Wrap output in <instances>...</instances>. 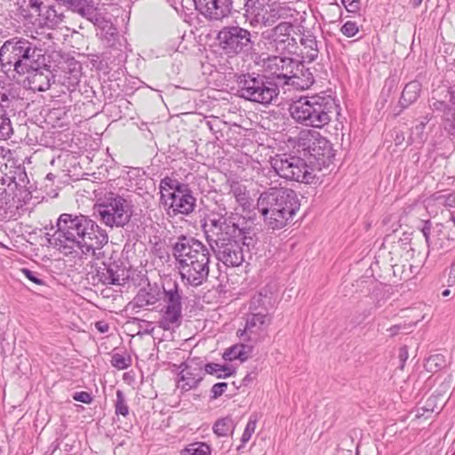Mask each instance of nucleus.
<instances>
[{
  "label": "nucleus",
  "instance_id": "obj_23",
  "mask_svg": "<svg viewBox=\"0 0 455 455\" xmlns=\"http://www.w3.org/2000/svg\"><path fill=\"white\" fill-rule=\"evenodd\" d=\"M212 449L204 442H195L180 451V455H212Z\"/></svg>",
  "mask_w": 455,
  "mask_h": 455
},
{
  "label": "nucleus",
  "instance_id": "obj_15",
  "mask_svg": "<svg viewBox=\"0 0 455 455\" xmlns=\"http://www.w3.org/2000/svg\"><path fill=\"white\" fill-rule=\"evenodd\" d=\"M168 302L164 311L160 325L164 330H169L174 325H179L181 317L180 297L176 291L167 293Z\"/></svg>",
  "mask_w": 455,
  "mask_h": 455
},
{
  "label": "nucleus",
  "instance_id": "obj_12",
  "mask_svg": "<svg viewBox=\"0 0 455 455\" xmlns=\"http://www.w3.org/2000/svg\"><path fill=\"white\" fill-rule=\"evenodd\" d=\"M282 7L276 1L268 0L267 5L259 1L249 0L247 12L251 16L252 21L263 26H271L281 17Z\"/></svg>",
  "mask_w": 455,
  "mask_h": 455
},
{
  "label": "nucleus",
  "instance_id": "obj_27",
  "mask_svg": "<svg viewBox=\"0 0 455 455\" xmlns=\"http://www.w3.org/2000/svg\"><path fill=\"white\" fill-rule=\"evenodd\" d=\"M234 428L232 427V419L228 417L218 419L213 426V432L220 437L232 435Z\"/></svg>",
  "mask_w": 455,
  "mask_h": 455
},
{
  "label": "nucleus",
  "instance_id": "obj_31",
  "mask_svg": "<svg viewBox=\"0 0 455 455\" xmlns=\"http://www.w3.org/2000/svg\"><path fill=\"white\" fill-rule=\"evenodd\" d=\"M116 414L126 417L129 414V407L125 403L123 392L117 390L116 402Z\"/></svg>",
  "mask_w": 455,
  "mask_h": 455
},
{
  "label": "nucleus",
  "instance_id": "obj_47",
  "mask_svg": "<svg viewBox=\"0 0 455 455\" xmlns=\"http://www.w3.org/2000/svg\"><path fill=\"white\" fill-rule=\"evenodd\" d=\"M451 220L453 223V225L455 226V216L454 215L451 216Z\"/></svg>",
  "mask_w": 455,
  "mask_h": 455
},
{
  "label": "nucleus",
  "instance_id": "obj_20",
  "mask_svg": "<svg viewBox=\"0 0 455 455\" xmlns=\"http://www.w3.org/2000/svg\"><path fill=\"white\" fill-rule=\"evenodd\" d=\"M230 193L241 206L246 207L251 204L250 193L246 186L240 181L233 180L230 183Z\"/></svg>",
  "mask_w": 455,
  "mask_h": 455
},
{
  "label": "nucleus",
  "instance_id": "obj_45",
  "mask_svg": "<svg viewBox=\"0 0 455 455\" xmlns=\"http://www.w3.org/2000/svg\"><path fill=\"white\" fill-rule=\"evenodd\" d=\"M450 293H451V291H450V290H448V289H446V290H444V291L442 292V295H443V297H447V296H449V295H450Z\"/></svg>",
  "mask_w": 455,
  "mask_h": 455
},
{
  "label": "nucleus",
  "instance_id": "obj_35",
  "mask_svg": "<svg viewBox=\"0 0 455 455\" xmlns=\"http://www.w3.org/2000/svg\"><path fill=\"white\" fill-rule=\"evenodd\" d=\"M10 149L0 146V172L2 173L7 169V162L10 159Z\"/></svg>",
  "mask_w": 455,
  "mask_h": 455
},
{
  "label": "nucleus",
  "instance_id": "obj_4",
  "mask_svg": "<svg viewBox=\"0 0 455 455\" xmlns=\"http://www.w3.org/2000/svg\"><path fill=\"white\" fill-rule=\"evenodd\" d=\"M335 100L330 95L301 97L289 108L291 116L299 124L315 128L327 125L337 110Z\"/></svg>",
  "mask_w": 455,
  "mask_h": 455
},
{
  "label": "nucleus",
  "instance_id": "obj_11",
  "mask_svg": "<svg viewBox=\"0 0 455 455\" xmlns=\"http://www.w3.org/2000/svg\"><path fill=\"white\" fill-rule=\"evenodd\" d=\"M220 46L228 54H236L251 42V33L240 27H225L218 34Z\"/></svg>",
  "mask_w": 455,
  "mask_h": 455
},
{
  "label": "nucleus",
  "instance_id": "obj_26",
  "mask_svg": "<svg viewBox=\"0 0 455 455\" xmlns=\"http://www.w3.org/2000/svg\"><path fill=\"white\" fill-rule=\"evenodd\" d=\"M444 366L445 357L440 354L430 355L424 364L426 371L430 373H436L444 368Z\"/></svg>",
  "mask_w": 455,
  "mask_h": 455
},
{
  "label": "nucleus",
  "instance_id": "obj_29",
  "mask_svg": "<svg viewBox=\"0 0 455 455\" xmlns=\"http://www.w3.org/2000/svg\"><path fill=\"white\" fill-rule=\"evenodd\" d=\"M292 31V25L289 22H281L276 27H275L274 37L276 41L280 43H284L289 40Z\"/></svg>",
  "mask_w": 455,
  "mask_h": 455
},
{
  "label": "nucleus",
  "instance_id": "obj_2",
  "mask_svg": "<svg viewBox=\"0 0 455 455\" xmlns=\"http://www.w3.org/2000/svg\"><path fill=\"white\" fill-rule=\"evenodd\" d=\"M257 204L265 224L273 230L286 227L300 207L296 193L283 188H271L263 193Z\"/></svg>",
  "mask_w": 455,
  "mask_h": 455
},
{
  "label": "nucleus",
  "instance_id": "obj_6",
  "mask_svg": "<svg viewBox=\"0 0 455 455\" xmlns=\"http://www.w3.org/2000/svg\"><path fill=\"white\" fill-rule=\"evenodd\" d=\"M160 200L170 216L188 215L196 207L190 189L178 180L165 177L160 182Z\"/></svg>",
  "mask_w": 455,
  "mask_h": 455
},
{
  "label": "nucleus",
  "instance_id": "obj_9",
  "mask_svg": "<svg viewBox=\"0 0 455 455\" xmlns=\"http://www.w3.org/2000/svg\"><path fill=\"white\" fill-rule=\"evenodd\" d=\"M301 140L304 150L308 154L307 162L315 169L321 171L330 164L334 154L328 140L315 131L303 132Z\"/></svg>",
  "mask_w": 455,
  "mask_h": 455
},
{
  "label": "nucleus",
  "instance_id": "obj_32",
  "mask_svg": "<svg viewBox=\"0 0 455 455\" xmlns=\"http://www.w3.org/2000/svg\"><path fill=\"white\" fill-rule=\"evenodd\" d=\"M111 364L118 370H124L131 365V358L121 354H115L112 356Z\"/></svg>",
  "mask_w": 455,
  "mask_h": 455
},
{
  "label": "nucleus",
  "instance_id": "obj_37",
  "mask_svg": "<svg viewBox=\"0 0 455 455\" xmlns=\"http://www.w3.org/2000/svg\"><path fill=\"white\" fill-rule=\"evenodd\" d=\"M341 3L349 12H356L360 9L359 0H342Z\"/></svg>",
  "mask_w": 455,
  "mask_h": 455
},
{
  "label": "nucleus",
  "instance_id": "obj_14",
  "mask_svg": "<svg viewBox=\"0 0 455 455\" xmlns=\"http://www.w3.org/2000/svg\"><path fill=\"white\" fill-rule=\"evenodd\" d=\"M197 10L210 20H220L230 12V0H196Z\"/></svg>",
  "mask_w": 455,
  "mask_h": 455
},
{
  "label": "nucleus",
  "instance_id": "obj_1",
  "mask_svg": "<svg viewBox=\"0 0 455 455\" xmlns=\"http://www.w3.org/2000/svg\"><path fill=\"white\" fill-rule=\"evenodd\" d=\"M108 242L105 230L84 216L63 213L58 219L54 245L66 255L72 253L76 248L84 254L92 252L94 255L95 249Z\"/></svg>",
  "mask_w": 455,
  "mask_h": 455
},
{
  "label": "nucleus",
  "instance_id": "obj_16",
  "mask_svg": "<svg viewBox=\"0 0 455 455\" xmlns=\"http://www.w3.org/2000/svg\"><path fill=\"white\" fill-rule=\"evenodd\" d=\"M201 368L194 363H185L180 372L178 379V386L183 390H190L196 387L202 380L200 374Z\"/></svg>",
  "mask_w": 455,
  "mask_h": 455
},
{
  "label": "nucleus",
  "instance_id": "obj_24",
  "mask_svg": "<svg viewBox=\"0 0 455 455\" xmlns=\"http://www.w3.org/2000/svg\"><path fill=\"white\" fill-rule=\"evenodd\" d=\"M204 371L206 373L214 375L218 379H226L235 373V370L234 368L215 363H209L205 364Z\"/></svg>",
  "mask_w": 455,
  "mask_h": 455
},
{
  "label": "nucleus",
  "instance_id": "obj_46",
  "mask_svg": "<svg viewBox=\"0 0 455 455\" xmlns=\"http://www.w3.org/2000/svg\"><path fill=\"white\" fill-rule=\"evenodd\" d=\"M315 424L313 421H312V422H310V424H309V426H308L309 430H312V429H313V428H315Z\"/></svg>",
  "mask_w": 455,
  "mask_h": 455
},
{
  "label": "nucleus",
  "instance_id": "obj_8",
  "mask_svg": "<svg viewBox=\"0 0 455 455\" xmlns=\"http://www.w3.org/2000/svg\"><path fill=\"white\" fill-rule=\"evenodd\" d=\"M271 164L278 175L286 180L305 184H312L316 180L315 172L317 169H315L307 160L300 157L286 155L275 156L272 158Z\"/></svg>",
  "mask_w": 455,
  "mask_h": 455
},
{
  "label": "nucleus",
  "instance_id": "obj_3",
  "mask_svg": "<svg viewBox=\"0 0 455 455\" xmlns=\"http://www.w3.org/2000/svg\"><path fill=\"white\" fill-rule=\"evenodd\" d=\"M183 280L193 286L200 285L209 274V251L196 240L182 239L174 247Z\"/></svg>",
  "mask_w": 455,
  "mask_h": 455
},
{
  "label": "nucleus",
  "instance_id": "obj_21",
  "mask_svg": "<svg viewBox=\"0 0 455 455\" xmlns=\"http://www.w3.org/2000/svg\"><path fill=\"white\" fill-rule=\"evenodd\" d=\"M48 70H39L34 72L28 76L31 88L36 91H46L50 87V80L48 77Z\"/></svg>",
  "mask_w": 455,
  "mask_h": 455
},
{
  "label": "nucleus",
  "instance_id": "obj_38",
  "mask_svg": "<svg viewBox=\"0 0 455 455\" xmlns=\"http://www.w3.org/2000/svg\"><path fill=\"white\" fill-rule=\"evenodd\" d=\"M73 398L77 402H81L86 404H90L92 402L91 394L85 391L76 392L73 395Z\"/></svg>",
  "mask_w": 455,
  "mask_h": 455
},
{
  "label": "nucleus",
  "instance_id": "obj_13",
  "mask_svg": "<svg viewBox=\"0 0 455 455\" xmlns=\"http://www.w3.org/2000/svg\"><path fill=\"white\" fill-rule=\"evenodd\" d=\"M31 43L27 40L6 41L0 49V61L4 67L15 68L26 54L32 53Z\"/></svg>",
  "mask_w": 455,
  "mask_h": 455
},
{
  "label": "nucleus",
  "instance_id": "obj_41",
  "mask_svg": "<svg viewBox=\"0 0 455 455\" xmlns=\"http://www.w3.org/2000/svg\"><path fill=\"white\" fill-rule=\"evenodd\" d=\"M402 326L399 324L392 325L387 329V331L390 333L391 336L397 335L399 331H401Z\"/></svg>",
  "mask_w": 455,
  "mask_h": 455
},
{
  "label": "nucleus",
  "instance_id": "obj_36",
  "mask_svg": "<svg viewBox=\"0 0 455 455\" xmlns=\"http://www.w3.org/2000/svg\"><path fill=\"white\" fill-rule=\"evenodd\" d=\"M228 387V384L225 383V382H220V383H216L212 386V399H217L218 397H220V395H222L226 389Z\"/></svg>",
  "mask_w": 455,
  "mask_h": 455
},
{
  "label": "nucleus",
  "instance_id": "obj_7",
  "mask_svg": "<svg viewBox=\"0 0 455 455\" xmlns=\"http://www.w3.org/2000/svg\"><path fill=\"white\" fill-rule=\"evenodd\" d=\"M93 209L107 227H124L131 219V207L127 201L112 192L99 197Z\"/></svg>",
  "mask_w": 455,
  "mask_h": 455
},
{
  "label": "nucleus",
  "instance_id": "obj_30",
  "mask_svg": "<svg viewBox=\"0 0 455 455\" xmlns=\"http://www.w3.org/2000/svg\"><path fill=\"white\" fill-rule=\"evenodd\" d=\"M429 199L433 202L441 201L444 206L455 208V191L448 194L435 193Z\"/></svg>",
  "mask_w": 455,
  "mask_h": 455
},
{
  "label": "nucleus",
  "instance_id": "obj_33",
  "mask_svg": "<svg viewBox=\"0 0 455 455\" xmlns=\"http://www.w3.org/2000/svg\"><path fill=\"white\" fill-rule=\"evenodd\" d=\"M341 33L347 37H353L359 32L356 22L348 20L340 28Z\"/></svg>",
  "mask_w": 455,
  "mask_h": 455
},
{
  "label": "nucleus",
  "instance_id": "obj_40",
  "mask_svg": "<svg viewBox=\"0 0 455 455\" xmlns=\"http://www.w3.org/2000/svg\"><path fill=\"white\" fill-rule=\"evenodd\" d=\"M22 273L24 274V275L28 280H30L34 283L42 284V281L40 279L36 278V276H34L30 270H28V269H22Z\"/></svg>",
  "mask_w": 455,
  "mask_h": 455
},
{
  "label": "nucleus",
  "instance_id": "obj_22",
  "mask_svg": "<svg viewBox=\"0 0 455 455\" xmlns=\"http://www.w3.org/2000/svg\"><path fill=\"white\" fill-rule=\"evenodd\" d=\"M421 84L417 81L410 82L403 90L401 101L406 106L415 102L420 93Z\"/></svg>",
  "mask_w": 455,
  "mask_h": 455
},
{
  "label": "nucleus",
  "instance_id": "obj_34",
  "mask_svg": "<svg viewBox=\"0 0 455 455\" xmlns=\"http://www.w3.org/2000/svg\"><path fill=\"white\" fill-rule=\"evenodd\" d=\"M256 429L255 421H248L241 437V443L243 445L246 444L251 438Z\"/></svg>",
  "mask_w": 455,
  "mask_h": 455
},
{
  "label": "nucleus",
  "instance_id": "obj_42",
  "mask_svg": "<svg viewBox=\"0 0 455 455\" xmlns=\"http://www.w3.org/2000/svg\"><path fill=\"white\" fill-rule=\"evenodd\" d=\"M96 328L101 332L105 333L108 331V325L103 322L96 323Z\"/></svg>",
  "mask_w": 455,
  "mask_h": 455
},
{
  "label": "nucleus",
  "instance_id": "obj_18",
  "mask_svg": "<svg viewBox=\"0 0 455 455\" xmlns=\"http://www.w3.org/2000/svg\"><path fill=\"white\" fill-rule=\"evenodd\" d=\"M36 57L39 58L40 55L36 54V50L33 47L32 53L26 54L14 70L20 75L27 74L28 76L39 70L41 64Z\"/></svg>",
  "mask_w": 455,
  "mask_h": 455
},
{
  "label": "nucleus",
  "instance_id": "obj_5",
  "mask_svg": "<svg viewBox=\"0 0 455 455\" xmlns=\"http://www.w3.org/2000/svg\"><path fill=\"white\" fill-rule=\"evenodd\" d=\"M262 68L271 79L283 80L297 90H307L314 83L312 74L303 72V66L291 58L272 56L262 60Z\"/></svg>",
  "mask_w": 455,
  "mask_h": 455
},
{
  "label": "nucleus",
  "instance_id": "obj_28",
  "mask_svg": "<svg viewBox=\"0 0 455 455\" xmlns=\"http://www.w3.org/2000/svg\"><path fill=\"white\" fill-rule=\"evenodd\" d=\"M222 260L227 266L236 267L242 264L243 255L240 250L227 248L223 251Z\"/></svg>",
  "mask_w": 455,
  "mask_h": 455
},
{
  "label": "nucleus",
  "instance_id": "obj_19",
  "mask_svg": "<svg viewBox=\"0 0 455 455\" xmlns=\"http://www.w3.org/2000/svg\"><path fill=\"white\" fill-rule=\"evenodd\" d=\"M250 352L251 348L246 345L241 343L235 344L224 351L222 358L229 362L234 360L245 362L249 357Z\"/></svg>",
  "mask_w": 455,
  "mask_h": 455
},
{
  "label": "nucleus",
  "instance_id": "obj_39",
  "mask_svg": "<svg viewBox=\"0 0 455 455\" xmlns=\"http://www.w3.org/2000/svg\"><path fill=\"white\" fill-rule=\"evenodd\" d=\"M447 283L449 286L455 285V261L450 267Z\"/></svg>",
  "mask_w": 455,
  "mask_h": 455
},
{
  "label": "nucleus",
  "instance_id": "obj_43",
  "mask_svg": "<svg viewBox=\"0 0 455 455\" xmlns=\"http://www.w3.org/2000/svg\"><path fill=\"white\" fill-rule=\"evenodd\" d=\"M401 361H402V365H401V369H403V366H404V363L408 358V352L406 349H403V351H401L400 353V355H399Z\"/></svg>",
  "mask_w": 455,
  "mask_h": 455
},
{
  "label": "nucleus",
  "instance_id": "obj_10",
  "mask_svg": "<svg viewBox=\"0 0 455 455\" xmlns=\"http://www.w3.org/2000/svg\"><path fill=\"white\" fill-rule=\"evenodd\" d=\"M238 93L247 100L268 105L277 98L279 90L275 84L244 75L238 80Z\"/></svg>",
  "mask_w": 455,
  "mask_h": 455
},
{
  "label": "nucleus",
  "instance_id": "obj_25",
  "mask_svg": "<svg viewBox=\"0 0 455 455\" xmlns=\"http://www.w3.org/2000/svg\"><path fill=\"white\" fill-rule=\"evenodd\" d=\"M13 132L10 118L4 107L0 104V140H8Z\"/></svg>",
  "mask_w": 455,
  "mask_h": 455
},
{
  "label": "nucleus",
  "instance_id": "obj_44",
  "mask_svg": "<svg viewBox=\"0 0 455 455\" xmlns=\"http://www.w3.org/2000/svg\"><path fill=\"white\" fill-rule=\"evenodd\" d=\"M423 0H411L410 3L412 7L417 8L422 4Z\"/></svg>",
  "mask_w": 455,
  "mask_h": 455
},
{
  "label": "nucleus",
  "instance_id": "obj_17",
  "mask_svg": "<svg viewBox=\"0 0 455 455\" xmlns=\"http://www.w3.org/2000/svg\"><path fill=\"white\" fill-rule=\"evenodd\" d=\"M267 320L264 314H252L247 317L244 329L238 330L236 335L244 341H249L251 334L258 333L263 329Z\"/></svg>",
  "mask_w": 455,
  "mask_h": 455
}]
</instances>
